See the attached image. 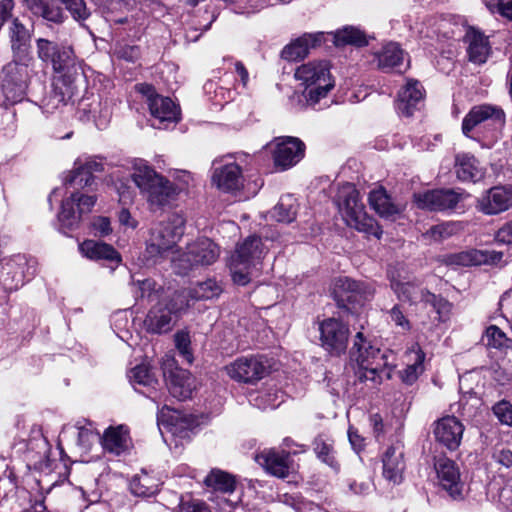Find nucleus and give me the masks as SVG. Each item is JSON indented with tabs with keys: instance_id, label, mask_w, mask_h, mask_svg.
<instances>
[{
	"instance_id": "f257e3e1",
	"label": "nucleus",
	"mask_w": 512,
	"mask_h": 512,
	"mask_svg": "<svg viewBox=\"0 0 512 512\" xmlns=\"http://www.w3.org/2000/svg\"><path fill=\"white\" fill-rule=\"evenodd\" d=\"M349 356L358 366L357 377L360 382L380 383L383 377L391 378L392 368L388 367L386 354L374 347L362 332L355 335Z\"/></svg>"
},
{
	"instance_id": "f03ea898",
	"label": "nucleus",
	"mask_w": 512,
	"mask_h": 512,
	"mask_svg": "<svg viewBox=\"0 0 512 512\" xmlns=\"http://www.w3.org/2000/svg\"><path fill=\"white\" fill-rule=\"evenodd\" d=\"M131 177L152 209L168 205L177 194L175 185L144 160L138 159L134 162Z\"/></svg>"
},
{
	"instance_id": "7ed1b4c3",
	"label": "nucleus",
	"mask_w": 512,
	"mask_h": 512,
	"mask_svg": "<svg viewBox=\"0 0 512 512\" xmlns=\"http://www.w3.org/2000/svg\"><path fill=\"white\" fill-rule=\"evenodd\" d=\"M337 205L346 224L360 232L380 238L382 230L360 202L359 192L351 184L343 185L337 195Z\"/></svg>"
},
{
	"instance_id": "20e7f679",
	"label": "nucleus",
	"mask_w": 512,
	"mask_h": 512,
	"mask_svg": "<svg viewBox=\"0 0 512 512\" xmlns=\"http://www.w3.org/2000/svg\"><path fill=\"white\" fill-rule=\"evenodd\" d=\"M263 254L262 240L257 236H249L239 244L228 263L233 282L242 286L248 284Z\"/></svg>"
},
{
	"instance_id": "39448f33",
	"label": "nucleus",
	"mask_w": 512,
	"mask_h": 512,
	"mask_svg": "<svg viewBox=\"0 0 512 512\" xmlns=\"http://www.w3.org/2000/svg\"><path fill=\"white\" fill-rule=\"evenodd\" d=\"M185 219L182 215L172 214L167 220L155 224L150 231L146 253L150 259L165 257L173 249L184 234Z\"/></svg>"
},
{
	"instance_id": "423d86ee",
	"label": "nucleus",
	"mask_w": 512,
	"mask_h": 512,
	"mask_svg": "<svg viewBox=\"0 0 512 512\" xmlns=\"http://www.w3.org/2000/svg\"><path fill=\"white\" fill-rule=\"evenodd\" d=\"M295 78L306 86L304 96L308 104L312 106L316 105L321 98L326 97L334 87L330 66L325 60L302 64L296 69Z\"/></svg>"
},
{
	"instance_id": "0eeeda50",
	"label": "nucleus",
	"mask_w": 512,
	"mask_h": 512,
	"mask_svg": "<svg viewBox=\"0 0 512 512\" xmlns=\"http://www.w3.org/2000/svg\"><path fill=\"white\" fill-rule=\"evenodd\" d=\"M219 255L220 249L217 244L208 238H200L188 244L186 251L177 252L172 256L171 262L175 273L186 275L194 268L213 264Z\"/></svg>"
},
{
	"instance_id": "6e6552de",
	"label": "nucleus",
	"mask_w": 512,
	"mask_h": 512,
	"mask_svg": "<svg viewBox=\"0 0 512 512\" xmlns=\"http://www.w3.org/2000/svg\"><path fill=\"white\" fill-rule=\"evenodd\" d=\"M187 307L186 293L174 292L170 298L159 301L150 309L144 321L146 329L157 334L170 331L174 317Z\"/></svg>"
},
{
	"instance_id": "1a4fd4ad",
	"label": "nucleus",
	"mask_w": 512,
	"mask_h": 512,
	"mask_svg": "<svg viewBox=\"0 0 512 512\" xmlns=\"http://www.w3.org/2000/svg\"><path fill=\"white\" fill-rule=\"evenodd\" d=\"M161 368L171 395L179 400L192 396L196 388L195 378L191 373L176 365L174 358L166 355L162 358Z\"/></svg>"
},
{
	"instance_id": "9d476101",
	"label": "nucleus",
	"mask_w": 512,
	"mask_h": 512,
	"mask_svg": "<svg viewBox=\"0 0 512 512\" xmlns=\"http://www.w3.org/2000/svg\"><path fill=\"white\" fill-rule=\"evenodd\" d=\"M137 89L147 97L149 111L153 117V127L160 129L165 123L178 120L179 110L169 97L158 95L151 85L140 84Z\"/></svg>"
},
{
	"instance_id": "9b49d317",
	"label": "nucleus",
	"mask_w": 512,
	"mask_h": 512,
	"mask_svg": "<svg viewBox=\"0 0 512 512\" xmlns=\"http://www.w3.org/2000/svg\"><path fill=\"white\" fill-rule=\"evenodd\" d=\"M97 201L94 195H84L79 192L72 193L62 201L58 220L63 229L73 230L78 227L82 215L92 211Z\"/></svg>"
},
{
	"instance_id": "f8f14e48",
	"label": "nucleus",
	"mask_w": 512,
	"mask_h": 512,
	"mask_svg": "<svg viewBox=\"0 0 512 512\" xmlns=\"http://www.w3.org/2000/svg\"><path fill=\"white\" fill-rule=\"evenodd\" d=\"M224 370L235 381L254 383L268 374L269 364L262 356L241 357L226 365Z\"/></svg>"
},
{
	"instance_id": "ddd939ff",
	"label": "nucleus",
	"mask_w": 512,
	"mask_h": 512,
	"mask_svg": "<svg viewBox=\"0 0 512 512\" xmlns=\"http://www.w3.org/2000/svg\"><path fill=\"white\" fill-rule=\"evenodd\" d=\"M504 123L505 113L500 107L491 104L476 105L464 117L462 132L470 137V133L481 125L500 128Z\"/></svg>"
},
{
	"instance_id": "4468645a",
	"label": "nucleus",
	"mask_w": 512,
	"mask_h": 512,
	"mask_svg": "<svg viewBox=\"0 0 512 512\" xmlns=\"http://www.w3.org/2000/svg\"><path fill=\"white\" fill-rule=\"evenodd\" d=\"M322 347L331 355L340 356L346 351L349 328L336 318L323 320L319 325Z\"/></svg>"
},
{
	"instance_id": "2eb2a0df",
	"label": "nucleus",
	"mask_w": 512,
	"mask_h": 512,
	"mask_svg": "<svg viewBox=\"0 0 512 512\" xmlns=\"http://www.w3.org/2000/svg\"><path fill=\"white\" fill-rule=\"evenodd\" d=\"M476 208L485 215H498L512 208V185L494 186L477 198Z\"/></svg>"
},
{
	"instance_id": "dca6fc26",
	"label": "nucleus",
	"mask_w": 512,
	"mask_h": 512,
	"mask_svg": "<svg viewBox=\"0 0 512 512\" xmlns=\"http://www.w3.org/2000/svg\"><path fill=\"white\" fill-rule=\"evenodd\" d=\"M375 289L368 281H356L347 277L336 281V294L341 302L352 305H362L374 296Z\"/></svg>"
},
{
	"instance_id": "f3484780",
	"label": "nucleus",
	"mask_w": 512,
	"mask_h": 512,
	"mask_svg": "<svg viewBox=\"0 0 512 512\" xmlns=\"http://www.w3.org/2000/svg\"><path fill=\"white\" fill-rule=\"evenodd\" d=\"M461 195L451 189H436L414 194L418 208L429 211H445L454 209Z\"/></svg>"
},
{
	"instance_id": "a211bd4d",
	"label": "nucleus",
	"mask_w": 512,
	"mask_h": 512,
	"mask_svg": "<svg viewBox=\"0 0 512 512\" xmlns=\"http://www.w3.org/2000/svg\"><path fill=\"white\" fill-rule=\"evenodd\" d=\"M255 460L268 474L277 478H287L294 471L293 460L286 451L264 450L255 456Z\"/></svg>"
},
{
	"instance_id": "6ab92c4d",
	"label": "nucleus",
	"mask_w": 512,
	"mask_h": 512,
	"mask_svg": "<svg viewBox=\"0 0 512 512\" xmlns=\"http://www.w3.org/2000/svg\"><path fill=\"white\" fill-rule=\"evenodd\" d=\"M273 151L274 163L281 170H286L296 165L305 152L304 143L295 137L278 138Z\"/></svg>"
},
{
	"instance_id": "aec40b11",
	"label": "nucleus",
	"mask_w": 512,
	"mask_h": 512,
	"mask_svg": "<svg viewBox=\"0 0 512 512\" xmlns=\"http://www.w3.org/2000/svg\"><path fill=\"white\" fill-rule=\"evenodd\" d=\"M435 470L440 485L453 499L463 498V483L460 479L459 468L448 458L441 457L435 462Z\"/></svg>"
},
{
	"instance_id": "412c9836",
	"label": "nucleus",
	"mask_w": 512,
	"mask_h": 512,
	"mask_svg": "<svg viewBox=\"0 0 512 512\" xmlns=\"http://www.w3.org/2000/svg\"><path fill=\"white\" fill-rule=\"evenodd\" d=\"M158 424L167 429L168 432L180 438L188 436L196 426V420L191 415L184 414L176 409L163 406L157 415Z\"/></svg>"
},
{
	"instance_id": "4be33fe9",
	"label": "nucleus",
	"mask_w": 512,
	"mask_h": 512,
	"mask_svg": "<svg viewBox=\"0 0 512 512\" xmlns=\"http://www.w3.org/2000/svg\"><path fill=\"white\" fill-rule=\"evenodd\" d=\"M464 432L463 424L455 416L439 419L434 425V436L437 442L455 450L459 447Z\"/></svg>"
},
{
	"instance_id": "5701e85b",
	"label": "nucleus",
	"mask_w": 512,
	"mask_h": 512,
	"mask_svg": "<svg viewBox=\"0 0 512 512\" xmlns=\"http://www.w3.org/2000/svg\"><path fill=\"white\" fill-rule=\"evenodd\" d=\"M212 182L223 192L239 191L243 188L244 183L241 167L236 163H229L215 168Z\"/></svg>"
},
{
	"instance_id": "b1692460",
	"label": "nucleus",
	"mask_w": 512,
	"mask_h": 512,
	"mask_svg": "<svg viewBox=\"0 0 512 512\" xmlns=\"http://www.w3.org/2000/svg\"><path fill=\"white\" fill-rule=\"evenodd\" d=\"M424 89L419 81L408 79L406 84L398 92L396 108L398 112L406 117L413 114L414 110L423 101Z\"/></svg>"
},
{
	"instance_id": "393cba45",
	"label": "nucleus",
	"mask_w": 512,
	"mask_h": 512,
	"mask_svg": "<svg viewBox=\"0 0 512 512\" xmlns=\"http://www.w3.org/2000/svg\"><path fill=\"white\" fill-rule=\"evenodd\" d=\"M8 37L15 60L26 64L31 42L29 30L19 19H13L8 26Z\"/></svg>"
},
{
	"instance_id": "a878e982",
	"label": "nucleus",
	"mask_w": 512,
	"mask_h": 512,
	"mask_svg": "<svg viewBox=\"0 0 512 512\" xmlns=\"http://www.w3.org/2000/svg\"><path fill=\"white\" fill-rule=\"evenodd\" d=\"M382 462L384 478L393 484H399L403 479L405 469L403 447L400 444L388 447Z\"/></svg>"
},
{
	"instance_id": "bb28decb",
	"label": "nucleus",
	"mask_w": 512,
	"mask_h": 512,
	"mask_svg": "<svg viewBox=\"0 0 512 512\" xmlns=\"http://www.w3.org/2000/svg\"><path fill=\"white\" fill-rule=\"evenodd\" d=\"M370 207L382 218L394 221L403 208L395 203L386 189L379 186L369 192Z\"/></svg>"
},
{
	"instance_id": "cd10ccee",
	"label": "nucleus",
	"mask_w": 512,
	"mask_h": 512,
	"mask_svg": "<svg viewBox=\"0 0 512 512\" xmlns=\"http://www.w3.org/2000/svg\"><path fill=\"white\" fill-rule=\"evenodd\" d=\"M323 42V33H306L297 38L282 50V58L297 61L306 57L310 49L318 47Z\"/></svg>"
},
{
	"instance_id": "c85d7f7f",
	"label": "nucleus",
	"mask_w": 512,
	"mask_h": 512,
	"mask_svg": "<svg viewBox=\"0 0 512 512\" xmlns=\"http://www.w3.org/2000/svg\"><path fill=\"white\" fill-rule=\"evenodd\" d=\"M465 42L468 44L467 53L469 60L475 64H483L490 55L488 38L480 31L469 28L465 35Z\"/></svg>"
},
{
	"instance_id": "c756f323",
	"label": "nucleus",
	"mask_w": 512,
	"mask_h": 512,
	"mask_svg": "<svg viewBox=\"0 0 512 512\" xmlns=\"http://www.w3.org/2000/svg\"><path fill=\"white\" fill-rule=\"evenodd\" d=\"M454 167L455 173L461 181L477 182L485 175V170L479 161L468 153L457 154Z\"/></svg>"
},
{
	"instance_id": "7c9ffc66",
	"label": "nucleus",
	"mask_w": 512,
	"mask_h": 512,
	"mask_svg": "<svg viewBox=\"0 0 512 512\" xmlns=\"http://www.w3.org/2000/svg\"><path fill=\"white\" fill-rule=\"evenodd\" d=\"M129 445V430L125 425L109 427L105 430L102 436L103 448L115 455H120L121 453L128 450Z\"/></svg>"
},
{
	"instance_id": "2f4dec72",
	"label": "nucleus",
	"mask_w": 512,
	"mask_h": 512,
	"mask_svg": "<svg viewBox=\"0 0 512 512\" xmlns=\"http://www.w3.org/2000/svg\"><path fill=\"white\" fill-rule=\"evenodd\" d=\"M79 248L83 255L91 260H106L116 265L122 260L121 255L113 246L103 242L85 240Z\"/></svg>"
},
{
	"instance_id": "473e14b6",
	"label": "nucleus",
	"mask_w": 512,
	"mask_h": 512,
	"mask_svg": "<svg viewBox=\"0 0 512 512\" xmlns=\"http://www.w3.org/2000/svg\"><path fill=\"white\" fill-rule=\"evenodd\" d=\"M388 275L391 287L400 299L409 301L410 303L421 301L420 292L424 290L411 282L408 277L402 276L400 273H396L392 269L388 271Z\"/></svg>"
},
{
	"instance_id": "72a5a7b5",
	"label": "nucleus",
	"mask_w": 512,
	"mask_h": 512,
	"mask_svg": "<svg viewBox=\"0 0 512 512\" xmlns=\"http://www.w3.org/2000/svg\"><path fill=\"white\" fill-rule=\"evenodd\" d=\"M103 171V163L96 159H89L74 169L72 175L66 179L67 183H76L80 187L92 184V174Z\"/></svg>"
},
{
	"instance_id": "f704fd0d",
	"label": "nucleus",
	"mask_w": 512,
	"mask_h": 512,
	"mask_svg": "<svg viewBox=\"0 0 512 512\" xmlns=\"http://www.w3.org/2000/svg\"><path fill=\"white\" fill-rule=\"evenodd\" d=\"M204 484L214 491L231 494L236 489V478L226 471L212 469L205 477Z\"/></svg>"
},
{
	"instance_id": "c9c22d12",
	"label": "nucleus",
	"mask_w": 512,
	"mask_h": 512,
	"mask_svg": "<svg viewBox=\"0 0 512 512\" xmlns=\"http://www.w3.org/2000/svg\"><path fill=\"white\" fill-rule=\"evenodd\" d=\"M72 92L63 83H55L51 91L42 100V109L46 113H54L60 107L66 105V101L71 97Z\"/></svg>"
},
{
	"instance_id": "e433bc0d",
	"label": "nucleus",
	"mask_w": 512,
	"mask_h": 512,
	"mask_svg": "<svg viewBox=\"0 0 512 512\" xmlns=\"http://www.w3.org/2000/svg\"><path fill=\"white\" fill-rule=\"evenodd\" d=\"M378 67L390 69L401 67L404 59V52L396 43H388L377 54Z\"/></svg>"
},
{
	"instance_id": "4c0bfd02",
	"label": "nucleus",
	"mask_w": 512,
	"mask_h": 512,
	"mask_svg": "<svg viewBox=\"0 0 512 512\" xmlns=\"http://www.w3.org/2000/svg\"><path fill=\"white\" fill-rule=\"evenodd\" d=\"M158 482L146 472L133 476L130 481V490L135 496L150 497L158 492Z\"/></svg>"
},
{
	"instance_id": "58836bf2",
	"label": "nucleus",
	"mask_w": 512,
	"mask_h": 512,
	"mask_svg": "<svg viewBox=\"0 0 512 512\" xmlns=\"http://www.w3.org/2000/svg\"><path fill=\"white\" fill-rule=\"evenodd\" d=\"M176 293H186L187 301L189 302L190 299H212L221 293V288L215 280L208 279L204 282L198 283L191 289H183L181 291H176Z\"/></svg>"
},
{
	"instance_id": "ea45409f",
	"label": "nucleus",
	"mask_w": 512,
	"mask_h": 512,
	"mask_svg": "<svg viewBox=\"0 0 512 512\" xmlns=\"http://www.w3.org/2000/svg\"><path fill=\"white\" fill-rule=\"evenodd\" d=\"M313 450L317 458L333 469H338L339 464L335 457V451L330 441L318 436L313 442Z\"/></svg>"
},
{
	"instance_id": "a19ab883",
	"label": "nucleus",
	"mask_w": 512,
	"mask_h": 512,
	"mask_svg": "<svg viewBox=\"0 0 512 512\" xmlns=\"http://www.w3.org/2000/svg\"><path fill=\"white\" fill-rule=\"evenodd\" d=\"M129 380L132 384L155 388L158 385V378L155 372L147 364H140L134 367L129 373Z\"/></svg>"
},
{
	"instance_id": "79ce46f5",
	"label": "nucleus",
	"mask_w": 512,
	"mask_h": 512,
	"mask_svg": "<svg viewBox=\"0 0 512 512\" xmlns=\"http://www.w3.org/2000/svg\"><path fill=\"white\" fill-rule=\"evenodd\" d=\"M487 261V256L480 250L462 251L448 256L447 262L458 266H476Z\"/></svg>"
},
{
	"instance_id": "37998d69",
	"label": "nucleus",
	"mask_w": 512,
	"mask_h": 512,
	"mask_svg": "<svg viewBox=\"0 0 512 512\" xmlns=\"http://www.w3.org/2000/svg\"><path fill=\"white\" fill-rule=\"evenodd\" d=\"M295 199L291 196H285L280 199L273 209V217L279 222H292L296 217Z\"/></svg>"
},
{
	"instance_id": "c03bdc74",
	"label": "nucleus",
	"mask_w": 512,
	"mask_h": 512,
	"mask_svg": "<svg viewBox=\"0 0 512 512\" xmlns=\"http://www.w3.org/2000/svg\"><path fill=\"white\" fill-rule=\"evenodd\" d=\"M486 345L496 349L512 348V339L497 326L491 325L486 329L485 333Z\"/></svg>"
},
{
	"instance_id": "a18cd8bd",
	"label": "nucleus",
	"mask_w": 512,
	"mask_h": 512,
	"mask_svg": "<svg viewBox=\"0 0 512 512\" xmlns=\"http://www.w3.org/2000/svg\"><path fill=\"white\" fill-rule=\"evenodd\" d=\"M335 43L336 45L354 44L361 46L366 44V39L360 30L354 27H345L336 32Z\"/></svg>"
},
{
	"instance_id": "49530a36",
	"label": "nucleus",
	"mask_w": 512,
	"mask_h": 512,
	"mask_svg": "<svg viewBox=\"0 0 512 512\" xmlns=\"http://www.w3.org/2000/svg\"><path fill=\"white\" fill-rule=\"evenodd\" d=\"M421 301L431 305L439 315V320H443L450 312L451 305L444 298L437 296L429 291L420 292Z\"/></svg>"
},
{
	"instance_id": "de8ad7c7",
	"label": "nucleus",
	"mask_w": 512,
	"mask_h": 512,
	"mask_svg": "<svg viewBox=\"0 0 512 512\" xmlns=\"http://www.w3.org/2000/svg\"><path fill=\"white\" fill-rule=\"evenodd\" d=\"M50 62L56 72H62L74 66V52L70 47H58Z\"/></svg>"
},
{
	"instance_id": "09e8293b",
	"label": "nucleus",
	"mask_w": 512,
	"mask_h": 512,
	"mask_svg": "<svg viewBox=\"0 0 512 512\" xmlns=\"http://www.w3.org/2000/svg\"><path fill=\"white\" fill-rule=\"evenodd\" d=\"M424 353L422 351L415 352V361L401 372L403 382L412 384L423 371Z\"/></svg>"
},
{
	"instance_id": "8fccbe9b",
	"label": "nucleus",
	"mask_w": 512,
	"mask_h": 512,
	"mask_svg": "<svg viewBox=\"0 0 512 512\" xmlns=\"http://www.w3.org/2000/svg\"><path fill=\"white\" fill-rule=\"evenodd\" d=\"M37 16H40L44 20L55 24L63 23L66 18L61 7L49 2L45 3L42 10Z\"/></svg>"
},
{
	"instance_id": "3c124183",
	"label": "nucleus",
	"mask_w": 512,
	"mask_h": 512,
	"mask_svg": "<svg viewBox=\"0 0 512 512\" xmlns=\"http://www.w3.org/2000/svg\"><path fill=\"white\" fill-rule=\"evenodd\" d=\"M75 20H85L90 12L84 0H60Z\"/></svg>"
},
{
	"instance_id": "603ef678",
	"label": "nucleus",
	"mask_w": 512,
	"mask_h": 512,
	"mask_svg": "<svg viewBox=\"0 0 512 512\" xmlns=\"http://www.w3.org/2000/svg\"><path fill=\"white\" fill-rule=\"evenodd\" d=\"M492 411L497 419L504 425L512 426V404L507 400L497 402Z\"/></svg>"
},
{
	"instance_id": "864d4df0",
	"label": "nucleus",
	"mask_w": 512,
	"mask_h": 512,
	"mask_svg": "<svg viewBox=\"0 0 512 512\" xmlns=\"http://www.w3.org/2000/svg\"><path fill=\"white\" fill-rule=\"evenodd\" d=\"M454 232V226L450 223H442L432 226L423 236L433 241H441L450 237Z\"/></svg>"
},
{
	"instance_id": "5fc2aeb1",
	"label": "nucleus",
	"mask_w": 512,
	"mask_h": 512,
	"mask_svg": "<svg viewBox=\"0 0 512 512\" xmlns=\"http://www.w3.org/2000/svg\"><path fill=\"white\" fill-rule=\"evenodd\" d=\"M486 7L492 12L512 20V0H483Z\"/></svg>"
},
{
	"instance_id": "6e6d98bb",
	"label": "nucleus",
	"mask_w": 512,
	"mask_h": 512,
	"mask_svg": "<svg viewBox=\"0 0 512 512\" xmlns=\"http://www.w3.org/2000/svg\"><path fill=\"white\" fill-rule=\"evenodd\" d=\"M36 46L38 57L44 62H50L59 47L56 43L44 38L37 39Z\"/></svg>"
},
{
	"instance_id": "4d7b16f0",
	"label": "nucleus",
	"mask_w": 512,
	"mask_h": 512,
	"mask_svg": "<svg viewBox=\"0 0 512 512\" xmlns=\"http://www.w3.org/2000/svg\"><path fill=\"white\" fill-rule=\"evenodd\" d=\"M190 344L191 341L188 333L178 332L175 334L176 348L188 363H191L193 361V356L190 350Z\"/></svg>"
},
{
	"instance_id": "13d9d810",
	"label": "nucleus",
	"mask_w": 512,
	"mask_h": 512,
	"mask_svg": "<svg viewBox=\"0 0 512 512\" xmlns=\"http://www.w3.org/2000/svg\"><path fill=\"white\" fill-rule=\"evenodd\" d=\"M15 2L14 0H0V27L5 24H11L13 19H19L14 16Z\"/></svg>"
},
{
	"instance_id": "bf43d9fd",
	"label": "nucleus",
	"mask_w": 512,
	"mask_h": 512,
	"mask_svg": "<svg viewBox=\"0 0 512 512\" xmlns=\"http://www.w3.org/2000/svg\"><path fill=\"white\" fill-rule=\"evenodd\" d=\"M390 317L396 326L400 327L405 331L410 329V322L405 317L404 313L402 312L399 306L396 305L390 310Z\"/></svg>"
},
{
	"instance_id": "052dcab7",
	"label": "nucleus",
	"mask_w": 512,
	"mask_h": 512,
	"mask_svg": "<svg viewBox=\"0 0 512 512\" xmlns=\"http://www.w3.org/2000/svg\"><path fill=\"white\" fill-rule=\"evenodd\" d=\"M135 284L138 287L135 291L137 297H150L152 292L155 290V282L151 279L137 280Z\"/></svg>"
},
{
	"instance_id": "680f3d73",
	"label": "nucleus",
	"mask_w": 512,
	"mask_h": 512,
	"mask_svg": "<svg viewBox=\"0 0 512 512\" xmlns=\"http://www.w3.org/2000/svg\"><path fill=\"white\" fill-rule=\"evenodd\" d=\"M92 225L96 234L100 236H106L112 231L110 220L107 217L95 218Z\"/></svg>"
},
{
	"instance_id": "e2e57ef3",
	"label": "nucleus",
	"mask_w": 512,
	"mask_h": 512,
	"mask_svg": "<svg viewBox=\"0 0 512 512\" xmlns=\"http://www.w3.org/2000/svg\"><path fill=\"white\" fill-rule=\"evenodd\" d=\"M494 459L507 468L512 467V450L506 448L499 449L495 451Z\"/></svg>"
},
{
	"instance_id": "0e129e2a",
	"label": "nucleus",
	"mask_w": 512,
	"mask_h": 512,
	"mask_svg": "<svg viewBox=\"0 0 512 512\" xmlns=\"http://www.w3.org/2000/svg\"><path fill=\"white\" fill-rule=\"evenodd\" d=\"M496 239L501 243L512 244V220L498 230Z\"/></svg>"
},
{
	"instance_id": "69168bd1",
	"label": "nucleus",
	"mask_w": 512,
	"mask_h": 512,
	"mask_svg": "<svg viewBox=\"0 0 512 512\" xmlns=\"http://www.w3.org/2000/svg\"><path fill=\"white\" fill-rule=\"evenodd\" d=\"M371 481L369 479L362 480V481H353L349 484L350 490L359 495L367 494L371 489Z\"/></svg>"
},
{
	"instance_id": "338daca9",
	"label": "nucleus",
	"mask_w": 512,
	"mask_h": 512,
	"mask_svg": "<svg viewBox=\"0 0 512 512\" xmlns=\"http://www.w3.org/2000/svg\"><path fill=\"white\" fill-rule=\"evenodd\" d=\"M118 55L120 58H123L127 61L133 62L135 61L139 56V51L137 47L134 46H128L123 47L118 51Z\"/></svg>"
},
{
	"instance_id": "774afa93",
	"label": "nucleus",
	"mask_w": 512,
	"mask_h": 512,
	"mask_svg": "<svg viewBox=\"0 0 512 512\" xmlns=\"http://www.w3.org/2000/svg\"><path fill=\"white\" fill-rule=\"evenodd\" d=\"M185 510L186 512H211L209 506L205 502L198 500L188 502Z\"/></svg>"
}]
</instances>
